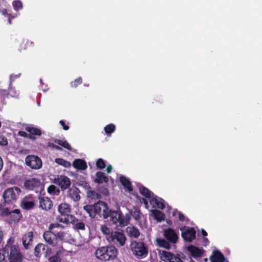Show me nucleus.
<instances>
[{"label": "nucleus", "mask_w": 262, "mask_h": 262, "mask_svg": "<svg viewBox=\"0 0 262 262\" xmlns=\"http://www.w3.org/2000/svg\"><path fill=\"white\" fill-rule=\"evenodd\" d=\"M96 179L95 182L98 184H102L103 182L107 183L108 182V178L105 175L104 173L101 171H98L96 173Z\"/></svg>", "instance_id": "22"}, {"label": "nucleus", "mask_w": 262, "mask_h": 262, "mask_svg": "<svg viewBox=\"0 0 262 262\" xmlns=\"http://www.w3.org/2000/svg\"><path fill=\"white\" fill-rule=\"evenodd\" d=\"M47 146L48 147H51L53 149H55L56 150H62V148L58 145H55V144L53 143H51V142H49L48 143H47Z\"/></svg>", "instance_id": "49"}, {"label": "nucleus", "mask_w": 262, "mask_h": 262, "mask_svg": "<svg viewBox=\"0 0 262 262\" xmlns=\"http://www.w3.org/2000/svg\"><path fill=\"white\" fill-rule=\"evenodd\" d=\"M8 17V24L9 25H11L12 24V21H11V19L12 18H14V17L12 16L11 14H9L7 16Z\"/></svg>", "instance_id": "58"}, {"label": "nucleus", "mask_w": 262, "mask_h": 262, "mask_svg": "<svg viewBox=\"0 0 262 262\" xmlns=\"http://www.w3.org/2000/svg\"><path fill=\"white\" fill-rule=\"evenodd\" d=\"M80 191L75 186H72L69 188L68 192V196L75 202H77L80 199Z\"/></svg>", "instance_id": "16"}, {"label": "nucleus", "mask_w": 262, "mask_h": 262, "mask_svg": "<svg viewBox=\"0 0 262 262\" xmlns=\"http://www.w3.org/2000/svg\"><path fill=\"white\" fill-rule=\"evenodd\" d=\"M139 191L140 193L144 196L146 198H151L152 192L150 191L148 189L146 188L145 187L142 186L140 187Z\"/></svg>", "instance_id": "30"}, {"label": "nucleus", "mask_w": 262, "mask_h": 262, "mask_svg": "<svg viewBox=\"0 0 262 262\" xmlns=\"http://www.w3.org/2000/svg\"><path fill=\"white\" fill-rule=\"evenodd\" d=\"M117 250L114 246L102 247L95 252L97 258L101 260H110L114 259L117 255Z\"/></svg>", "instance_id": "4"}, {"label": "nucleus", "mask_w": 262, "mask_h": 262, "mask_svg": "<svg viewBox=\"0 0 262 262\" xmlns=\"http://www.w3.org/2000/svg\"><path fill=\"white\" fill-rule=\"evenodd\" d=\"M8 95L12 97H17L18 96V93L15 89L13 88H10L9 89Z\"/></svg>", "instance_id": "46"}, {"label": "nucleus", "mask_w": 262, "mask_h": 262, "mask_svg": "<svg viewBox=\"0 0 262 262\" xmlns=\"http://www.w3.org/2000/svg\"><path fill=\"white\" fill-rule=\"evenodd\" d=\"M184 224V226L179 229H198V228L196 225L188 219L186 220Z\"/></svg>", "instance_id": "29"}, {"label": "nucleus", "mask_w": 262, "mask_h": 262, "mask_svg": "<svg viewBox=\"0 0 262 262\" xmlns=\"http://www.w3.org/2000/svg\"><path fill=\"white\" fill-rule=\"evenodd\" d=\"M43 238L46 242L52 245H55L58 243V240L64 239V233L59 232L56 234L55 232L51 230H47L43 234Z\"/></svg>", "instance_id": "8"}, {"label": "nucleus", "mask_w": 262, "mask_h": 262, "mask_svg": "<svg viewBox=\"0 0 262 262\" xmlns=\"http://www.w3.org/2000/svg\"><path fill=\"white\" fill-rule=\"evenodd\" d=\"M106 213H108V217H110V225H115V229H117V228L118 227L122 228L127 226L130 219V216L129 214H126L125 216H124L120 211L110 210L107 207Z\"/></svg>", "instance_id": "2"}, {"label": "nucleus", "mask_w": 262, "mask_h": 262, "mask_svg": "<svg viewBox=\"0 0 262 262\" xmlns=\"http://www.w3.org/2000/svg\"><path fill=\"white\" fill-rule=\"evenodd\" d=\"M54 142L69 150H72L71 145L65 140H59L56 139L54 140Z\"/></svg>", "instance_id": "31"}, {"label": "nucleus", "mask_w": 262, "mask_h": 262, "mask_svg": "<svg viewBox=\"0 0 262 262\" xmlns=\"http://www.w3.org/2000/svg\"><path fill=\"white\" fill-rule=\"evenodd\" d=\"M163 234L168 241L176 243L178 239V235L174 230H164Z\"/></svg>", "instance_id": "17"}, {"label": "nucleus", "mask_w": 262, "mask_h": 262, "mask_svg": "<svg viewBox=\"0 0 262 262\" xmlns=\"http://www.w3.org/2000/svg\"><path fill=\"white\" fill-rule=\"evenodd\" d=\"M172 254L165 251H160L159 256L160 258L165 262H170Z\"/></svg>", "instance_id": "27"}, {"label": "nucleus", "mask_w": 262, "mask_h": 262, "mask_svg": "<svg viewBox=\"0 0 262 262\" xmlns=\"http://www.w3.org/2000/svg\"><path fill=\"white\" fill-rule=\"evenodd\" d=\"M142 202L145 204V205H147L148 204V201L146 200V199H144L143 198L142 199Z\"/></svg>", "instance_id": "64"}, {"label": "nucleus", "mask_w": 262, "mask_h": 262, "mask_svg": "<svg viewBox=\"0 0 262 262\" xmlns=\"http://www.w3.org/2000/svg\"><path fill=\"white\" fill-rule=\"evenodd\" d=\"M73 166L78 170H85L88 167L85 161L80 159H75L73 162Z\"/></svg>", "instance_id": "20"}, {"label": "nucleus", "mask_w": 262, "mask_h": 262, "mask_svg": "<svg viewBox=\"0 0 262 262\" xmlns=\"http://www.w3.org/2000/svg\"><path fill=\"white\" fill-rule=\"evenodd\" d=\"M56 251V255L55 256H57L58 257L59 256L66 254V253L68 252L67 251L64 250L63 248L61 247H57Z\"/></svg>", "instance_id": "45"}, {"label": "nucleus", "mask_w": 262, "mask_h": 262, "mask_svg": "<svg viewBox=\"0 0 262 262\" xmlns=\"http://www.w3.org/2000/svg\"><path fill=\"white\" fill-rule=\"evenodd\" d=\"M0 13L2 15H3L6 17H7L9 14H10V13H8L7 12V10L6 9H0Z\"/></svg>", "instance_id": "56"}, {"label": "nucleus", "mask_w": 262, "mask_h": 262, "mask_svg": "<svg viewBox=\"0 0 262 262\" xmlns=\"http://www.w3.org/2000/svg\"><path fill=\"white\" fill-rule=\"evenodd\" d=\"M12 211H10L8 208H3L0 210V215L2 216H10Z\"/></svg>", "instance_id": "44"}, {"label": "nucleus", "mask_w": 262, "mask_h": 262, "mask_svg": "<svg viewBox=\"0 0 262 262\" xmlns=\"http://www.w3.org/2000/svg\"><path fill=\"white\" fill-rule=\"evenodd\" d=\"M56 163L63 166L66 167H68L70 166L71 164L70 162H68L67 161L61 159V158H57L55 159Z\"/></svg>", "instance_id": "42"}, {"label": "nucleus", "mask_w": 262, "mask_h": 262, "mask_svg": "<svg viewBox=\"0 0 262 262\" xmlns=\"http://www.w3.org/2000/svg\"><path fill=\"white\" fill-rule=\"evenodd\" d=\"M39 207L45 210H49L53 206V202L51 199L47 197H39Z\"/></svg>", "instance_id": "14"}, {"label": "nucleus", "mask_w": 262, "mask_h": 262, "mask_svg": "<svg viewBox=\"0 0 262 262\" xmlns=\"http://www.w3.org/2000/svg\"><path fill=\"white\" fill-rule=\"evenodd\" d=\"M41 183L40 181L34 178H32L25 181L24 183V188L29 191L34 190L40 187Z\"/></svg>", "instance_id": "12"}, {"label": "nucleus", "mask_w": 262, "mask_h": 262, "mask_svg": "<svg viewBox=\"0 0 262 262\" xmlns=\"http://www.w3.org/2000/svg\"><path fill=\"white\" fill-rule=\"evenodd\" d=\"M211 262H224L225 257L224 255L218 250H214L210 257Z\"/></svg>", "instance_id": "21"}, {"label": "nucleus", "mask_w": 262, "mask_h": 262, "mask_svg": "<svg viewBox=\"0 0 262 262\" xmlns=\"http://www.w3.org/2000/svg\"><path fill=\"white\" fill-rule=\"evenodd\" d=\"M63 228L64 227L61 226L60 224L58 223H53L50 225L48 229H53L54 228Z\"/></svg>", "instance_id": "47"}, {"label": "nucleus", "mask_w": 262, "mask_h": 262, "mask_svg": "<svg viewBox=\"0 0 262 262\" xmlns=\"http://www.w3.org/2000/svg\"><path fill=\"white\" fill-rule=\"evenodd\" d=\"M170 262H183V261L179 257L172 254Z\"/></svg>", "instance_id": "51"}, {"label": "nucleus", "mask_w": 262, "mask_h": 262, "mask_svg": "<svg viewBox=\"0 0 262 262\" xmlns=\"http://www.w3.org/2000/svg\"><path fill=\"white\" fill-rule=\"evenodd\" d=\"M76 229H84L85 225L82 222H77L76 223Z\"/></svg>", "instance_id": "50"}, {"label": "nucleus", "mask_w": 262, "mask_h": 262, "mask_svg": "<svg viewBox=\"0 0 262 262\" xmlns=\"http://www.w3.org/2000/svg\"><path fill=\"white\" fill-rule=\"evenodd\" d=\"M12 6L15 11H18L23 8V5L20 0H15L12 2Z\"/></svg>", "instance_id": "36"}, {"label": "nucleus", "mask_w": 262, "mask_h": 262, "mask_svg": "<svg viewBox=\"0 0 262 262\" xmlns=\"http://www.w3.org/2000/svg\"><path fill=\"white\" fill-rule=\"evenodd\" d=\"M33 232H29L23 237V244L26 249H28L33 239Z\"/></svg>", "instance_id": "24"}, {"label": "nucleus", "mask_w": 262, "mask_h": 262, "mask_svg": "<svg viewBox=\"0 0 262 262\" xmlns=\"http://www.w3.org/2000/svg\"><path fill=\"white\" fill-rule=\"evenodd\" d=\"M115 125L112 123L108 124L104 127V131L107 135H110L115 130Z\"/></svg>", "instance_id": "34"}, {"label": "nucleus", "mask_w": 262, "mask_h": 262, "mask_svg": "<svg viewBox=\"0 0 262 262\" xmlns=\"http://www.w3.org/2000/svg\"><path fill=\"white\" fill-rule=\"evenodd\" d=\"M9 216L11 220L15 222H18L23 217L20 211L18 209L12 210L11 214Z\"/></svg>", "instance_id": "25"}, {"label": "nucleus", "mask_w": 262, "mask_h": 262, "mask_svg": "<svg viewBox=\"0 0 262 262\" xmlns=\"http://www.w3.org/2000/svg\"><path fill=\"white\" fill-rule=\"evenodd\" d=\"M149 202L154 208H158L161 209H163L165 208L164 200L157 196L151 197L149 200Z\"/></svg>", "instance_id": "15"}, {"label": "nucleus", "mask_w": 262, "mask_h": 262, "mask_svg": "<svg viewBox=\"0 0 262 262\" xmlns=\"http://www.w3.org/2000/svg\"><path fill=\"white\" fill-rule=\"evenodd\" d=\"M14 239L10 237L7 241L5 247L1 250H4V255L7 252L10 262H21L23 258L17 245H14Z\"/></svg>", "instance_id": "1"}, {"label": "nucleus", "mask_w": 262, "mask_h": 262, "mask_svg": "<svg viewBox=\"0 0 262 262\" xmlns=\"http://www.w3.org/2000/svg\"><path fill=\"white\" fill-rule=\"evenodd\" d=\"M105 235V238L110 243L120 246H123L126 241V237L121 231L113 230H102Z\"/></svg>", "instance_id": "5"}, {"label": "nucleus", "mask_w": 262, "mask_h": 262, "mask_svg": "<svg viewBox=\"0 0 262 262\" xmlns=\"http://www.w3.org/2000/svg\"><path fill=\"white\" fill-rule=\"evenodd\" d=\"M113 169V167L111 165H109L106 167V171L107 173H110Z\"/></svg>", "instance_id": "59"}, {"label": "nucleus", "mask_w": 262, "mask_h": 262, "mask_svg": "<svg viewBox=\"0 0 262 262\" xmlns=\"http://www.w3.org/2000/svg\"><path fill=\"white\" fill-rule=\"evenodd\" d=\"M25 130L29 133V134L30 135L34 137H35L36 136H40L42 134V132L39 128L31 125L26 127Z\"/></svg>", "instance_id": "23"}, {"label": "nucleus", "mask_w": 262, "mask_h": 262, "mask_svg": "<svg viewBox=\"0 0 262 262\" xmlns=\"http://www.w3.org/2000/svg\"><path fill=\"white\" fill-rule=\"evenodd\" d=\"M5 256L4 255V250L0 249V262L5 260Z\"/></svg>", "instance_id": "57"}, {"label": "nucleus", "mask_w": 262, "mask_h": 262, "mask_svg": "<svg viewBox=\"0 0 262 262\" xmlns=\"http://www.w3.org/2000/svg\"><path fill=\"white\" fill-rule=\"evenodd\" d=\"M185 248L189 255L196 259L204 256L205 251L203 248L194 245H189Z\"/></svg>", "instance_id": "11"}, {"label": "nucleus", "mask_w": 262, "mask_h": 262, "mask_svg": "<svg viewBox=\"0 0 262 262\" xmlns=\"http://www.w3.org/2000/svg\"><path fill=\"white\" fill-rule=\"evenodd\" d=\"M201 233H202V235L204 237L207 236V232H206L205 230H201Z\"/></svg>", "instance_id": "62"}, {"label": "nucleus", "mask_w": 262, "mask_h": 262, "mask_svg": "<svg viewBox=\"0 0 262 262\" xmlns=\"http://www.w3.org/2000/svg\"><path fill=\"white\" fill-rule=\"evenodd\" d=\"M20 207L25 210H30L35 206V202L32 195L25 196L21 201Z\"/></svg>", "instance_id": "13"}, {"label": "nucleus", "mask_w": 262, "mask_h": 262, "mask_svg": "<svg viewBox=\"0 0 262 262\" xmlns=\"http://www.w3.org/2000/svg\"><path fill=\"white\" fill-rule=\"evenodd\" d=\"M3 167V159L0 157V171L2 170Z\"/></svg>", "instance_id": "60"}, {"label": "nucleus", "mask_w": 262, "mask_h": 262, "mask_svg": "<svg viewBox=\"0 0 262 262\" xmlns=\"http://www.w3.org/2000/svg\"><path fill=\"white\" fill-rule=\"evenodd\" d=\"M106 204L102 201H98L94 205H87L83 207L84 210L91 218H94L97 214L100 215L102 210L104 219H107L108 214L106 213Z\"/></svg>", "instance_id": "3"}, {"label": "nucleus", "mask_w": 262, "mask_h": 262, "mask_svg": "<svg viewBox=\"0 0 262 262\" xmlns=\"http://www.w3.org/2000/svg\"><path fill=\"white\" fill-rule=\"evenodd\" d=\"M82 83V79L79 77L75 79L74 81L70 82V86L72 88H76L77 86L81 84Z\"/></svg>", "instance_id": "38"}, {"label": "nucleus", "mask_w": 262, "mask_h": 262, "mask_svg": "<svg viewBox=\"0 0 262 262\" xmlns=\"http://www.w3.org/2000/svg\"><path fill=\"white\" fill-rule=\"evenodd\" d=\"M8 144V141L3 135L0 134V145L6 146Z\"/></svg>", "instance_id": "48"}, {"label": "nucleus", "mask_w": 262, "mask_h": 262, "mask_svg": "<svg viewBox=\"0 0 262 262\" xmlns=\"http://www.w3.org/2000/svg\"><path fill=\"white\" fill-rule=\"evenodd\" d=\"M154 218L158 222L163 221L165 219V215L161 211L158 210H152L151 211Z\"/></svg>", "instance_id": "28"}, {"label": "nucleus", "mask_w": 262, "mask_h": 262, "mask_svg": "<svg viewBox=\"0 0 262 262\" xmlns=\"http://www.w3.org/2000/svg\"><path fill=\"white\" fill-rule=\"evenodd\" d=\"M173 214L174 216H178L179 221L183 223H184L186 220L188 219L180 211L176 210Z\"/></svg>", "instance_id": "35"}, {"label": "nucleus", "mask_w": 262, "mask_h": 262, "mask_svg": "<svg viewBox=\"0 0 262 262\" xmlns=\"http://www.w3.org/2000/svg\"><path fill=\"white\" fill-rule=\"evenodd\" d=\"M49 262H60V259L57 256H53L49 258Z\"/></svg>", "instance_id": "52"}, {"label": "nucleus", "mask_w": 262, "mask_h": 262, "mask_svg": "<svg viewBox=\"0 0 262 262\" xmlns=\"http://www.w3.org/2000/svg\"><path fill=\"white\" fill-rule=\"evenodd\" d=\"M96 165L97 168L103 169L106 166L105 161L103 159L99 158L96 161Z\"/></svg>", "instance_id": "39"}, {"label": "nucleus", "mask_w": 262, "mask_h": 262, "mask_svg": "<svg viewBox=\"0 0 262 262\" xmlns=\"http://www.w3.org/2000/svg\"><path fill=\"white\" fill-rule=\"evenodd\" d=\"M103 193L105 195H107L109 193V191L107 189L104 188V191H103Z\"/></svg>", "instance_id": "61"}, {"label": "nucleus", "mask_w": 262, "mask_h": 262, "mask_svg": "<svg viewBox=\"0 0 262 262\" xmlns=\"http://www.w3.org/2000/svg\"><path fill=\"white\" fill-rule=\"evenodd\" d=\"M157 243L160 247H162L166 249H169L170 247L169 243L163 239L157 238Z\"/></svg>", "instance_id": "37"}, {"label": "nucleus", "mask_w": 262, "mask_h": 262, "mask_svg": "<svg viewBox=\"0 0 262 262\" xmlns=\"http://www.w3.org/2000/svg\"><path fill=\"white\" fill-rule=\"evenodd\" d=\"M60 190L55 185H51L48 188V192L52 195H58L60 193Z\"/></svg>", "instance_id": "33"}, {"label": "nucleus", "mask_w": 262, "mask_h": 262, "mask_svg": "<svg viewBox=\"0 0 262 262\" xmlns=\"http://www.w3.org/2000/svg\"><path fill=\"white\" fill-rule=\"evenodd\" d=\"M25 162L27 165L32 169H38L42 166V161L37 156H28L26 158Z\"/></svg>", "instance_id": "10"}, {"label": "nucleus", "mask_w": 262, "mask_h": 262, "mask_svg": "<svg viewBox=\"0 0 262 262\" xmlns=\"http://www.w3.org/2000/svg\"><path fill=\"white\" fill-rule=\"evenodd\" d=\"M3 237V232L0 230V243L2 242Z\"/></svg>", "instance_id": "63"}, {"label": "nucleus", "mask_w": 262, "mask_h": 262, "mask_svg": "<svg viewBox=\"0 0 262 262\" xmlns=\"http://www.w3.org/2000/svg\"><path fill=\"white\" fill-rule=\"evenodd\" d=\"M54 183L59 186L62 191H64L70 188L71 185L70 179L64 175L58 176L57 178H55Z\"/></svg>", "instance_id": "9"}, {"label": "nucleus", "mask_w": 262, "mask_h": 262, "mask_svg": "<svg viewBox=\"0 0 262 262\" xmlns=\"http://www.w3.org/2000/svg\"><path fill=\"white\" fill-rule=\"evenodd\" d=\"M58 211L62 215L69 216L71 209L67 203H61L58 207Z\"/></svg>", "instance_id": "19"}, {"label": "nucleus", "mask_w": 262, "mask_h": 262, "mask_svg": "<svg viewBox=\"0 0 262 262\" xmlns=\"http://www.w3.org/2000/svg\"><path fill=\"white\" fill-rule=\"evenodd\" d=\"M29 41H27L26 42H23L20 45V48L19 49L20 52H21V50L23 49L25 50L26 49V47L27 44L28 43Z\"/></svg>", "instance_id": "55"}, {"label": "nucleus", "mask_w": 262, "mask_h": 262, "mask_svg": "<svg viewBox=\"0 0 262 262\" xmlns=\"http://www.w3.org/2000/svg\"><path fill=\"white\" fill-rule=\"evenodd\" d=\"M130 246L133 254L138 258H143L147 255L148 250L143 243L134 242Z\"/></svg>", "instance_id": "7"}, {"label": "nucleus", "mask_w": 262, "mask_h": 262, "mask_svg": "<svg viewBox=\"0 0 262 262\" xmlns=\"http://www.w3.org/2000/svg\"><path fill=\"white\" fill-rule=\"evenodd\" d=\"M18 135L21 137H23L28 139H29L32 140H35L36 139V137H34L33 136L30 135L29 134H27L24 131L19 130L18 132Z\"/></svg>", "instance_id": "41"}, {"label": "nucleus", "mask_w": 262, "mask_h": 262, "mask_svg": "<svg viewBox=\"0 0 262 262\" xmlns=\"http://www.w3.org/2000/svg\"><path fill=\"white\" fill-rule=\"evenodd\" d=\"M120 182L123 187L128 191H132L133 190L132 184L127 178L124 176H121L120 177Z\"/></svg>", "instance_id": "26"}, {"label": "nucleus", "mask_w": 262, "mask_h": 262, "mask_svg": "<svg viewBox=\"0 0 262 262\" xmlns=\"http://www.w3.org/2000/svg\"><path fill=\"white\" fill-rule=\"evenodd\" d=\"M59 123L62 126V128L64 130H67L69 129V126L66 124L65 121L64 120H60L59 121Z\"/></svg>", "instance_id": "53"}, {"label": "nucleus", "mask_w": 262, "mask_h": 262, "mask_svg": "<svg viewBox=\"0 0 262 262\" xmlns=\"http://www.w3.org/2000/svg\"><path fill=\"white\" fill-rule=\"evenodd\" d=\"M21 191V189L17 187H13L6 189L3 195L4 204L6 205L15 202Z\"/></svg>", "instance_id": "6"}, {"label": "nucleus", "mask_w": 262, "mask_h": 262, "mask_svg": "<svg viewBox=\"0 0 262 262\" xmlns=\"http://www.w3.org/2000/svg\"><path fill=\"white\" fill-rule=\"evenodd\" d=\"M128 235L130 238H138L140 235L139 230H128Z\"/></svg>", "instance_id": "43"}, {"label": "nucleus", "mask_w": 262, "mask_h": 262, "mask_svg": "<svg viewBox=\"0 0 262 262\" xmlns=\"http://www.w3.org/2000/svg\"><path fill=\"white\" fill-rule=\"evenodd\" d=\"M132 215L134 217L135 220L138 222L139 226L142 229H144V228H146L145 226L140 224L141 212L139 210H136L132 214Z\"/></svg>", "instance_id": "32"}, {"label": "nucleus", "mask_w": 262, "mask_h": 262, "mask_svg": "<svg viewBox=\"0 0 262 262\" xmlns=\"http://www.w3.org/2000/svg\"><path fill=\"white\" fill-rule=\"evenodd\" d=\"M45 249V245L42 244H38L35 248L34 253L36 256H39L41 250Z\"/></svg>", "instance_id": "40"}, {"label": "nucleus", "mask_w": 262, "mask_h": 262, "mask_svg": "<svg viewBox=\"0 0 262 262\" xmlns=\"http://www.w3.org/2000/svg\"><path fill=\"white\" fill-rule=\"evenodd\" d=\"M64 218L58 217H57V220L59 221L60 222L64 223L66 224L69 223V220H68L67 217H66V216H64Z\"/></svg>", "instance_id": "54"}, {"label": "nucleus", "mask_w": 262, "mask_h": 262, "mask_svg": "<svg viewBox=\"0 0 262 262\" xmlns=\"http://www.w3.org/2000/svg\"><path fill=\"white\" fill-rule=\"evenodd\" d=\"M182 236L184 239L187 242H191L195 238V230H182Z\"/></svg>", "instance_id": "18"}]
</instances>
